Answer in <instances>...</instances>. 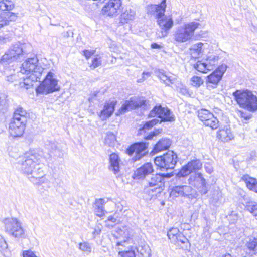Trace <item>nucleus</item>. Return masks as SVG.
Masks as SVG:
<instances>
[{
    "label": "nucleus",
    "instance_id": "obj_1",
    "mask_svg": "<svg viewBox=\"0 0 257 257\" xmlns=\"http://www.w3.org/2000/svg\"><path fill=\"white\" fill-rule=\"evenodd\" d=\"M25 160L22 164V171L34 184L43 183L44 172L43 170V153L38 150H30L25 154Z\"/></svg>",
    "mask_w": 257,
    "mask_h": 257
},
{
    "label": "nucleus",
    "instance_id": "obj_2",
    "mask_svg": "<svg viewBox=\"0 0 257 257\" xmlns=\"http://www.w3.org/2000/svg\"><path fill=\"white\" fill-rule=\"evenodd\" d=\"M44 69L38 64L36 57L28 58L22 65L20 72L26 75L23 81L20 83L22 88L28 89L34 85V82L40 81Z\"/></svg>",
    "mask_w": 257,
    "mask_h": 257
},
{
    "label": "nucleus",
    "instance_id": "obj_3",
    "mask_svg": "<svg viewBox=\"0 0 257 257\" xmlns=\"http://www.w3.org/2000/svg\"><path fill=\"white\" fill-rule=\"evenodd\" d=\"M28 118V113L22 107H19L15 110L9 124V133L12 137H20L23 134Z\"/></svg>",
    "mask_w": 257,
    "mask_h": 257
},
{
    "label": "nucleus",
    "instance_id": "obj_4",
    "mask_svg": "<svg viewBox=\"0 0 257 257\" xmlns=\"http://www.w3.org/2000/svg\"><path fill=\"white\" fill-rule=\"evenodd\" d=\"M157 116L161 120L158 119H153L150 121L146 122L143 124V127L139 128V133L146 130H149L153 126L156 125L159 122L161 121H175V116L171 112L170 109L167 107H163L161 105L156 106L150 112L149 116L153 117Z\"/></svg>",
    "mask_w": 257,
    "mask_h": 257
},
{
    "label": "nucleus",
    "instance_id": "obj_5",
    "mask_svg": "<svg viewBox=\"0 0 257 257\" xmlns=\"http://www.w3.org/2000/svg\"><path fill=\"white\" fill-rule=\"evenodd\" d=\"M200 25L199 22L193 21L178 27L173 34L174 41L178 44L190 42L194 36L195 31Z\"/></svg>",
    "mask_w": 257,
    "mask_h": 257
},
{
    "label": "nucleus",
    "instance_id": "obj_6",
    "mask_svg": "<svg viewBox=\"0 0 257 257\" xmlns=\"http://www.w3.org/2000/svg\"><path fill=\"white\" fill-rule=\"evenodd\" d=\"M233 95L240 107L250 112L257 110V97L252 92L237 90L233 92Z\"/></svg>",
    "mask_w": 257,
    "mask_h": 257
},
{
    "label": "nucleus",
    "instance_id": "obj_7",
    "mask_svg": "<svg viewBox=\"0 0 257 257\" xmlns=\"http://www.w3.org/2000/svg\"><path fill=\"white\" fill-rule=\"evenodd\" d=\"M59 89L58 80L55 74L50 71L47 73L45 79L36 89V92L39 94H48L58 91Z\"/></svg>",
    "mask_w": 257,
    "mask_h": 257
},
{
    "label": "nucleus",
    "instance_id": "obj_8",
    "mask_svg": "<svg viewBox=\"0 0 257 257\" xmlns=\"http://www.w3.org/2000/svg\"><path fill=\"white\" fill-rule=\"evenodd\" d=\"M177 155L173 151H168L163 156L156 157L154 163L162 171L172 169L177 163Z\"/></svg>",
    "mask_w": 257,
    "mask_h": 257
},
{
    "label": "nucleus",
    "instance_id": "obj_9",
    "mask_svg": "<svg viewBox=\"0 0 257 257\" xmlns=\"http://www.w3.org/2000/svg\"><path fill=\"white\" fill-rule=\"evenodd\" d=\"M6 231L16 238H23L25 232L22 223L16 218H6L4 220Z\"/></svg>",
    "mask_w": 257,
    "mask_h": 257
},
{
    "label": "nucleus",
    "instance_id": "obj_10",
    "mask_svg": "<svg viewBox=\"0 0 257 257\" xmlns=\"http://www.w3.org/2000/svg\"><path fill=\"white\" fill-rule=\"evenodd\" d=\"M23 56L21 44L18 43L11 46L1 58L2 63H10L18 61Z\"/></svg>",
    "mask_w": 257,
    "mask_h": 257
},
{
    "label": "nucleus",
    "instance_id": "obj_11",
    "mask_svg": "<svg viewBox=\"0 0 257 257\" xmlns=\"http://www.w3.org/2000/svg\"><path fill=\"white\" fill-rule=\"evenodd\" d=\"M157 23L160 29L157 31V36L159 38H163L167 36L174 23L170 15H166L164 14L157 19Z\"/></svg>",
    "mask_w": 257,
    "mask_h": 257
},
{
    "label": "nucleus",
    "instance_id": "obj_12",
    "mask_svg": "<svg viewBox=\"0 0 257 257\" xmlns=\"http://www.w3.org/2000/svg\"><path fill=\"white\" fill-rule=\"evenodd\" d=\"M170 195L175 197H184L192 200L197 197V194L196 191L190 186L179 185L172 188Z\"/></svg>",
    "mask_w": 257,
    "mask_h": 257
},
{
    "label": "nucleus",
    "instance_id": "obj_13",
    "mask_svg": "<svg viewBox=\"0 0 257 257\" xmlns=\"http://www.w3.org/2000/svg\"><path fill=\"white\" fill-rule=\"evenodd\" d=\"M166 0H162L158 5L149 4L146 7V11L148 15L153 16L156 19L165 14Z\"/></svg>",
    "mask_w": 257,
    "mask_h": 257
},
{
    "label": "nucleus",
    "instance_id": "obj_14",
    "mask_svg": "<svg viewBox=\"0 0 257 257\" xmlns=\"http://www.w3.org/2000/svg\"><path fill=\"white\" fill-rule=\"evenodd\" d=\"M147 147L148 144L144 142H138L131 145L126 151L129 155H132L135 153L134 159L137 161L145 155L146 153L145 151Z\"/></svg>",
    "mask_w": 257,
    "mask_h": 257
},
{
    "label": "nucleus",
    "instance_id": "obj_15",
    "mask_svg": "<svg viewBox=\"0 0 257 257\" xmlns=\"http://www.w3.org/2000/svg\"><path fill=\"white\" fill-rule=\"evenodd\" d=\"M121 5V0H109L103 6V13L109 16L117 15L120 11Z\"/></svg>",
    "mask_w": 257,
    "mask_h": 257
},
{
    "label": "nucleus",
    "instance_id": "obj_16",
    "mask_svg": "<svg viewBox=\"0 0 257 257\" xmlns=\"http://www.w3.org/2000/svg\"><path fill=\"white\" fill-rule=\"evenodd\" d=\"M165 175L164 174H156L153 176L148 180V187L150 188L152 191H157L160 193L164 187V180Z\"/></svg>",
    "mask_w": 257,
    "mask_h": 257
},
{
    "label": "nucleus",
    "instance_id": "obj_17",
    "mask_svg": "<svg viewBox=\"0 0 257 257\" xmlns=\"http://www.w3.org/2000/svg\"><path fill=\"white\" fill-rule=\"evenodd\" d=\"M202 167V163L199 160L190 161L184 166L177 174L179 177L187 176L193 171L199 170Z\"/></svg>",
    "mask_w": 257,
    "mask_h": 257
},
{
    "label": "nucleus",
    "instance_id": "obj_18",
    "mask_svg": "<svg viewBox=\"0 0 257 257\" xmlns=\"http://www.w3.org/2000/svg\"><path fill=\"white\" fill-rule=\"evenodd\" d=\"M154 171L153 165L151 163H146L137 169L134 173V178L140 179L144 178L146 175Z\"/></svg>",
    "mask_w": 257,
    "mask_h": 257
},
{
    "label": "nucleus",
    "instance_id": "obj_19",
    "mask_svg": "<svg viewBox=\"0 0 257 257\" xmlns=\"http://www.w3.org/2000/svg\"><path fill=\"white\" fill-rule=\"evenodd\" d=\"M17 14L10 11L2 12L0 13V29L9 25L10 22L15 21L17 18Z\"/></svg>",
    "mask_w": 257,
    "mask_h": 257
},
{
    "label": "nucleus",
    "instance_id": "obj_20",
    "mask_svg": "<svg viewBox=\"0 0 257 257\" xmlns=\"http://www.w3.org/2000/svg\"><path fill=\"white\" fill-rule=\"evenodd\" d=\"M144 101H138L135 99L131 98L128 101H126L119 109L120 114L125 113L126 111L134 109L144 104Z\"/></svg>",
    "mask_w": 257,
    "mask_h": 257
},
{
    "label": "nucleus",
    "instance_id": "obj_21",
    "mask_svg": "<svg viewBox=\"0 0 257 257\" xmlns=\"http://www.w3.org/2000/svg\"><path fill=\"white\" fill-rule=\"evenodd\" d=\"M219 75L214 71L207 77L206 87L209 90H211L217 87L218 83L221 79Z\"/></svg>",
    "mask_w": 257,
    "mask_h": 257
},
{
    "label": "nucleus",
    "instance_id": "obj_22",
    "mask_svg": "<svg viewBox=\"0 0 257 257\" xmlns=\"http://www.w3.org/2000/svg\"><path fill=\"white\" fill-rule=\"evenodd\" d=\"M115 103L113 101L107 102L104 106L103 109L101 111L99 117L101 119L104 120L109 117L114 110Z\"/></svg>",
    "mask_w": 257,
    "mask_h": 257
},
{
    "label": "nucleus",
    "instance_id": "obj_23",
    "mask_svg": "<svg viewBox=\"0 0 257 257\" xmlns=\"http://www.w3.org/2000/svg\"><path fill=\"white\" fill-rule=\"evenodd\" d=\"M157 76L167 86L175 83L176 78L174 76H170L163 70H159L157 72Z\"/></svg>",
    "mask_w": 257,
    "mask_h": 257
},
{
    "label": "nucleus",
    "instance_id": "obj_24",
    "mask_svg": "<svg viewBox=\"0 0 257 257\" xmlns=\"http://www.w3.org/2000/svg\"><path fill=\"white\" fill-rule=\"evenodd\" d=\"M171 144V141L170 139L167 138H162L158 141L157 144L155 145L153 152L154 153L167 150Z\"/></svg>",
    "mask_w": 257,
    "mask_h": 257
},
{
    "label": "nucleus",
    "instance_id": "obj_25",
    "mask_svg": "<svg viewBox=\"0 0 257 257\" xmlns=\"http://www.w3.org/2000/svg\"><path fill=\"white\" fill-rule=\"evenodd\" d=\"M120 159L118 155L115 153L111 154L109 156V170L116 174L119 171Z\"/></svg>",
    "mask_w": 257,
    "mask_h": 257
},
{
    "label": "nucleus",
    "instance_id": "obj_26",
    "mask_svg": "<svg viewBox=\"0 0 257 257\" xmlns=\"http://www.w3.org/2000/svg\"><path fill=\"white\" fill-rule=\"evenodd\" d=\"M217 137L221 141L226 142L232 140L234 137L231 130L227 127H224L218 131Z\"/></svg>",
    "mask_w": 257,
    "mask_h": 257
},
{
    "label": "nucleus",
    "instance_id": "obj_27",
    "mask_svg": "<svg viewBox=\"0 0 257 257\" xmlns=\"http://www.w3.org/2000/svg\"><path fill=\"white\" fill-rule=\"evenodd\" d=\"M189 180L190 184L195 186L200 185L204 187L206 184L205 180L203 178L202 175L200 173H195L191 175Z\"/></svg>",
    "mask_w": 257,
    "mask_h": 257
},
{
    "label": "nucleus",
    "instance_id": "obj_28",
    "mask_svg": "<svg viewBox=\"0 0 257 257\" xmlns=\"http://www.w3.org/2000/svg\"><path fill=\"white\" fill-rule=\"evenodd\" d=\"M241 180L246 184L248 189L257 193V179L250 177L248 175H244L241 177Z\"/></svg>",
    "mask_w": 257,
    "mask_h": 257
},
{
    "label": "nucleus",
    "instance_id": "obj_29",
    "mask_svg": "<svg viewBox=\"0 0 257 257\" xmlns=\"http://www.w3.org/2000/svg\"><path fill=\"white\" fill-rule=\"evenodd\" d=\"M204 44L202 42L197 43L193 45L189 49L190 53L193 58H197L200 56L203 52V46Z\"/></svg>",
    "mask_w": 257,
    "mask_h": 257
},
{
    "label": "nucleus",
    "instance_id": "obj_30",
    "mask_svg": "<svg viewBox=\"0 0 257 257\" xmlns=\"http://www.w3.org/2000/svg\"><path fill=\"white\" fill-rule=\"evenodd\" d=\"M105 203L106 201L104 199L96 200L94 207L95 208V213L97 216L102 217L104 215L105 211L103 209V204Z\"/></svg>",
    "mask_w": 257,
    "mask_h": 257
},
{
    "label": "nucleus",
    "instance_id": "obj_31",
    "mask_svg": "<svg viewBox=\"0 0 257 257\" xmlns=\"http://www.w3.org/2000/svg\"><path fill=\"white\" fill-rule=\"evenodd\" d=\"M135 12L131 9H126L120 16V22L122 23H128L133 20L135 17Z\"/></svg>",
    "mask_w": 257,
    "mask_h": 257
},
{
    "label": "nucleus",
    "instance_id": "obj_32",
    "mask_svg": "<svg viewBox=\"0 0 257 257\" xmlns=\"http://www.w3.org/2000/svg\"><path fill=\"white\" fill-rule=\"evenodd\" d=\"M218 56L214 55H210L207 56L204 61L207 66L208 70H212L218 64Z\"/></svg>",
    "mask_w": 257,
    "mask_h": 257
},
{
    "label": "nucleus",
    "instance_id": "obj_33",
    "mask_svg": "<svg viewBox=\"0 0 257 257\" xmlns=\"http://www.w3.org/2000/svg\"><path fill=\"white\" fill-rule=\"evenodd\" d=\"M15 7V4L12 0H0V10L2 12L10 11Z\"/></svg>",
    "mask_w": 257,
    "mask_h": 257
},
{
    "label": "nucleus",
    "instance_id": "obj_34",
    "mask_svg": "<svg viewBox=\"0 0 257 257\" xmlns=\"http://www.w3.org/2000/svg\"><path fill=\"white\" fill-rule=\"evenodd\" d=\"M213 115L209 111L205 109H202L198 112V116L199 119L203 122L204 124L206 121Z\"/></svg>",
    "mask_w": 257,
    "mask_h": 257
},
{
    "label": "nucleus",
    "instance_id": "obj_35",
    "mask_svg": "<svg viewBox=\"0 0 257 257\" xmlns=\"http://www.w3.org/2000/svg\"><path fill=\"white\" fill-rule=\"evenodd\" d=\"M167 236L170 240H172L173 241H182L180 238L181 234L179 233V231L177 228H172L170 229L167 233Z\"/></svg>",
    "mask_w": 257,
    "mask_h": 257
},
{
    "label": "nucleus",
    "instance_id": "obj_36",
    "mask_svg": "<svg viewBox=\"0 0 257 257\" xmlns=\"http://www.w3.org/2000/svg\"><path fill=\"white\" fill-rule=\"evenodd\" d=\"M102 64V56L100 55H95L92 58L91 63H90L89 67L91 69H94Z\"/></svg>",
    "mask_w": 257,
    "mask_h": 257
},
{
    "label": "nucleus",
    "instance_id": "obj_37",
    "mask_svg": "<svg viewBox=\"0 0 257 257\" xmlns=\"http://www.w3.org/2000/svg\"><path fill=\"white\" fill-rule=\"evenodd\" d=\"M204 125L210 127L212 130H216L219 126V121L217 117L213 115L205 122Z\"/></svg>",
    "mask_w": 257,
    "mask_h": 257
},
{
    "label": "nucleus",
    "instance_id": "obj_38",
    "mask_svg": "<svg viewBox=\"0 0 257 257\" xmlns=\"http://www.w3.org/2000/svg\"><path fill=\"white\" fill-rule=\"evenodd\" d=\"M246 209L250 212L257 220V203L255 202H248L245 206Z\"/></svg>",
    "mask_w": 257,
    "mask_h": 257
},
{
    "label": "nucleus",
    "instance_id": "obj_39",
    "mask_svg": "<svg viewBox=\"0 0 257 257\" xmlns=\"http://www.w3.org/2000/svg\"><path fill=\"white\" fill-rule=\"evenodd\" d=\"M116 140V136L113 133L108 132L106 134V136L105 137V143L106 144L109 146H112L114 144Z\"/></svg>",
    "mask_w": 257,
    "mask_h": 257
},
{
    "label": "nucleus",
    "instance_id": "obj_40",
    "mask_svg": "<svg viewBox=\"0 0 257 257\" xmlns=\"http://www.w3.org/2000/svg\"><path fill=\"white\" fill-rule=\"evenodd\" d=\"M194 68L202 73H207L208 70L207 66L206 65L205 61H198L195 65Z\"/></svg>",
    "mask_w": 257,
    "mask_h": 257
},
{
    "label": "nucleus",
    "instance_id": "obj_41",
    "mask_svg": "<svg viewBox=\"0 0 257 257\" xmlns=\"http://www.w3.org/2000/svg\"><path fill=\"white\" fill-rule=\"evenodd\" d=\"M203 83V80L201 77L194 76L191 79V84L194 87H199Z\"/></svg>",
    "mask_w": 257,
    "mask_h": 257
},
{
    "label": "nucleus",
    "instance_id": "obj_42",
    "mask_svg": "<svg viewBox=\"0 0 257 257\" xmlns=\"http://www.w3.org/2000/svg\"><path fill=\"white\" fill-rule=\"evenodd\" d=\"M79 249L83 251L90 252L91 247L88 242H80L79 244Z\"/></svg>",
    "mask_w": 257,
    "mask_h": 257
},
{
    "label": "nucleus",
    "instance_id": "obj_43",
    "mask_svg": "<svg viewBox=\"0 0 257 257\" xmlns=\"http://www.w3.org/2000/svg\"><path fill=\"white\" fill-rule=\"evenodd\" d=\"M227 68V66L226 64H222L219 66L217 69H216L214 72L220 75V76L222 78L224 73L226 71Z\"/></svg>",
    "mask_w": 257,
    "mask_h": 257
},
{
    "label": "nucleus",
    "instance_id": "obj_44",
    "mask_svg": "<svg viewBox=\"0 0 257 257\" xmlns=\"http://www.w3.org/2000/svg\"><path fill=\"white\" fill-rule=\"evenodd\" d=\"M119 255L121 257H136L135 251L132 250L119 251Z\"/></svg>",
    "mask_w": 257,
    "mask_h": 257
},
{
    "label": "nucleus",
    "instance_id": "obj_45",
    "mask_svg": "<svg viewBox=\"0 0 257 257\" xmlns=\"http://www.w3.org/2000/svg\"><path fill=\"white\" fill-rule=\"evenodd\" d=\"M238 115L240 116L241 118H243L245 120H247L249 119L251 117V114L250 113V112H244L243 110H239Z\"/></svg>",
    "mask_w": 257,
    "mask_h": 257
},
{
    "label": "nucleus",
    "instance_id": "obj_46",
    "mask_svg": "<svg viewBox=\"0 0 257 257\" xmlns=\"http://www.w3.org/2000/svg\"><path fill=\"white\" fill-rule=\"evenodd\" d=\"M110 222H111L112 223H114L117 222V219L114 217V216H109L107 219V221H105V225L107 227H113L114 226L113 224H110L109 223Z\"/></svg>",
    "mask_w": 257,
    "mask_h": 257
},
{
    "label": "nucleus",
    "instance_id": "obj_47",
    "mask_svg": "<svg viewBox=\"0 0 257 257\" xmlns=\"http://www.w3.org/2000/svg\"><path fill=\"white\" fill-rule=\"evenodd\" d=\"M95 52L96 51L93 50H86L83 51L84 56L87 59L90 58L91 56L93 55Z\"/></svg>",
    "mask_w": 257,
    "mask_h": 257
},
{
    "label": "nucleus",
    "instance_id": "obj_48",
    "mask_svg": "<svg viewBox=\"0 0 257 257\" xmlns=\"http://www.w3.org/2000/svg\"><path fill=\"white\" fill-rule=\"evenodd\" d=\"M257 246V242H247L246 247L249 251H254Z\"/></svg>",
    "mask_w": 257,
    "mask_h": 257
},
{
    "label": "nucleus",
    "instance_id": "obj_49",
    "mask_svg": "<svg viewBox=\"0 0 257 257\" xmlns=\"http://www.w3.org/2000/svg\"><path fill=\"white\" fill-rule=\"evenodd\" d=\"M23 257H37L34 252L30 250L23 251Z\"/></svg>",
    "mask_w": 257,
    "mask_h": 257
},
{
    "label": "nucleus",
    "instance_id": "obj_50",
    "mask_svg": "<svg viewBox=\"0 0 257 257\" xmlns=\"http://www.w3.org/2000/svg\"><path fill=\"white\" fill-rule=\"evenodd\" d=\"M99 93V91H94L92 92L91 94V97L89 98V101L90 102L92 101V99L94 97H96L97 96L98 93Z\"/></svg>",
    "mask_w": 257,
    "mask_h": 257
},
{
    "label": "nucleus",
    "instance_id": "obj_51",
    "mask_svg": "<svg viewBox=\"0 0 257 257\" xmlns=\"http://www.w3.org/2000/svg\"><path fill=\"white\" fill-rule=\"evenodd\" d=\"M158 133H156L155 132H151L149 135L145 137V139L146 140H151L153 139V138L156 136Z\"/></svg>",
    "mask_w": 257,
    "mask_h": 257
},
{
    "label": "nucleus",
    "instance_id": "obj_52",
    "mask_svg": "<svg viewBox=\"0 0 257 257\" xmlns=\"http://www.w3.org/2000/svg\"><path fill=\"white\" fill-rule=\"evenodd\" d=\"M7 80L9 82H13L15 80H16L17 77L16 75H11L9 76H8L7 77Z\"/></svg>",
    "mask_w": 257,
    "mask_h": 257
},
{
    "label": "nucleus",
    "instance_id": "obj_53",
    "mask_svg": "<svg viewBox=\"0 0 257 257\" xmlns=\"http://www.w3.org/2000/svg\"><path fill=\"white\" fill-rule=\"evenodd\" d=\"M2 98H3L2 101H0V105H5L6 104V99L5 96L4 95H2L0 96V100H1Z\"/></svg>",
    "mask_w": 257,
    "mask_h": 257
},
{
    "label": "nucleus",
    "instance_id": "obj_54",
    "mask_svg": "<svg viewBox=\"0 0 257 257\" xmlns=\"http://www.w3.org/2000/svg\"><path fill=\"white\" fill-rule=\"evenodd\" d=\"M162 46L157 43H153L151 44V48L152 49H161L162 48Z\"/></svg>",
    "mask_w": 257,
    "mask_h": 257
},
{
    "label": "nucleus",
    "instance_id": "obj_55",
    "mask_svg": "<svg viewBox=\"0 0 257 257\" xmlns=\"http://www.w3.org/2000/svg\"><path fill=\"white\" fill-rule=\"evenodd\" d=\"M49 149H51V152H53L54 151L56 150L57 149V146L55 143H53L51 145V149L49 148V147H48Z\"/></svg>",
    "mask_w": 257,
    "mask_h": 257
},
{
    "label": "nucleus",
    "instance_id": "obj_56",
    "mask_svg": "<svg viewBox=\"0 0 257 257\" xmlns=\"http://www.w3.org/2000/svg\"><path fill=\"white\" fill-rule=\"evenodd\" d=\"M137 250L142 255H143L145 251H144V249L142 246L139 247L137 248Z\"/></svg>",
    "mask_w": 257,
    "mask_h": 257
},
{
    "label": "nucleus",
    "instance_id": "obj_57",
    "mask_svg": "<svg viewBox=\"0 0 257 257\" xmlns=\"http://www.w3.org/2000/svg\"><path fill=\"white\" fill-rule=\"evenodd\" d=\"M150 72H144L142 74L143 75V80H144L145 78V76H146L147 77H149L150 76Z\"/></svg>",
    "mask_w": 257,
    "mask_h": 257
},
{
    "label": "nucleus",
    "instance_id": "obj_58",
    "mask_svg": "<svg viewBox=\"0 0 257 257\" xmlns=\"http://www.w3.org/2000/svg\"><path fill=\"white\" fill-rule=\"evenodd\" d=\"M144 247L145 248V249H146V250H148L147 253H148V256H149V257H150V251H151V250H150V249H149V246H145V245Z\"/></svg>",
    "mask_w": 257,
    "mask_h": 257
},
{
    "label": "nucleus",
    "instance_id": "obj_59",
    "mask_svg": "<svg viewBox=\"0 0 257 257\" xmlns=\"http://www.w3.org/2000/svg\"><path fill=\"white\" fill-rule=\"evenodd\" d=\"M101 231V228L98 227V229H95L94 233L99 234Z\"/></svg>",
    "mask_w": 257,
    "mask_h": 257
},
{
    "label": "nucleus",
    "instance_id": "obj_60",
    "mask_svg": "<svg viewBox=\"0 0 257 257\" xmlns=\"http://www.w3.org/2000/svg\"><path fill=\"white\" fill-rule=\"evenodd\" d=\"M200 192L202 194H205L207 192V190L205 188H203L201 191Z\"/></svg>",
    "mask_w": 257,
    "mask_h": 257
},
{
    "label": "nucleus",
    "instance_id": "obj_61",
    "mask_svg": "<svg viewBox=\"0 0 257 257\" xmlns=\"http://www.w3.org/2000/svg\"><path fill=\"white\" fill-rule=\"evenodd\" d=\"M205 168H206V171H207L208 173H211V172H212V170L211 168H209V169H208L207 167H206V166L205 167Z\"/></svg>",
    "mask_w": 257,
    "mask_h": 257
},
{
    "label": "nucleus",
    "instance_id": "obj_62",
    "mask_svg": "<svg viewBox=\"0 0 257 257\" xmlns=\"http://www.w3.org/2000/svg\"><path fill=\"white\" fill-rule=\"evenodd\" d=\"M122 242H117V244H116V245H117V246H119L121 245H122V244H121V243H122ZM123 242V243H126V242Z\"/></svg>",
    "mask_w": 257,
    "mask_h": 257
},
{
    "label": "nucleus",
    "instance_id": "obj_63",
    "mask_svg": "<svg viewBox=\"0 0 257 257\" xmlns=\"http://www.w3.org/2000/svg\"><path fill=\"white\" fill-rule=\"evenodd\" d=\"M222 257H231V255L229 254H225L224 255V256H223Z\"/></svg>",
    "mask_w": 257,
    "mask_h": 257
},
{
    "label": "nucleus",
    "instance_id": "obj_64",
    "mask_svg": "<svg viewBox=\"0 0 257 257\" xmlns=\"http://www.w3.org/2000/svg\"><path fill=\"white\" fill-rule=\"evenodd\" d=\"M3 243H4V244L6 245V246H7V242L6 241H5V242H2Z\"/></svg>",
    "mask_w": 257,
    "mask_h": 257
}]
</instances>
